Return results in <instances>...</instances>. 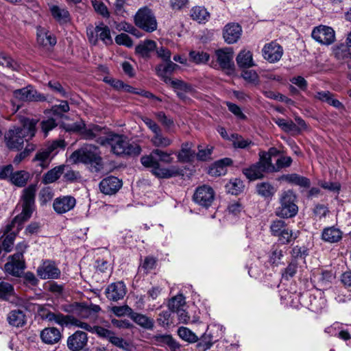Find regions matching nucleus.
Instances as JSON below:
<instances>
[{"instance_id":"3","label":"nucleus","mask_w":351,"mask_h":351,"mask_svg":"<svg viewBox=\"0 0 351 351\" xmlns=\"http://www.w3.org/2000/svg\"><path fill=\"white\" fill-rule=\"evenodd\" d=\"M36 123L37 121L25 118L22 121V126L10 128L4 136L6 146L10 149H22L24 141L35 135Z\"/></svg>"},{"instance_id":"8","label":"nucleus","mask_w":351,"mask_h":351,"mask_svg":"<svg viewBox=\"0 0 351 351\" xmlns=\"http://www.w3.org/2000/svg\"><path fill=\"white\" fill-rule=\"evenodd\" d=\"M217 62L220 69L228 75H232L235 73L234 62V51L232 47H225L215 50Z\"/></svg>"},{"instance_id":"44","label":"nucleus","mask_w":351,"mask_h":351,"mask_svg":"<svg viewBox=\"0 0 351 351\" xmlns=\"http://www.w3.org/2000/svg\"><path fill=\"white\" fill-rule=\"evenodd\" d=\"M104 23H99L95 27V31L97 32L98 38L102 40L106 45L112 43V39L110 35V30Z\"/></svg>"},{"instance_id":"28","label":"nucleus","mask_w":351,"mask_h":351,"mask_svg":"<svg viewBox=\"0 0 351 351\" xmlns=\"http://www.w3.org/2000/svg\"><path fill=\"white\" fill-rule=\"evenodd\" d=\"M324 331L330 336H337L344 341L351 339V330L345 329L343 324L339 322H335L326 328Z\"/></svg>"},{"instance_id":"33","label":"nucleus","mask_w":351,"mask_h":351,"mask_svg":"<svg viewBox=\"0 0 351 351\" xmlns=\"http://www.w3.org/2000/svg\"><path fill=\"white\" fill-rule=\"evenodd\" d=\"M66 324L64 326H68L69 324L74 325L75 326L80 327L82 329H84L86 331L90 332L92 333H95L98 335L99 328H104L102 326H91L89 324L84 322H81L80 320L77 319L73 315H66Z\"/></svg>"},{"instance_id":"16","label":"nucleus","mask_w":351,"mask_h":351,"mask_svg":"<svg viewBox=\"0 0 351 351\" xmlns=\"http://www.w3.org/2000/svg\"><path fill=\"white\" fill-rule=\"evenodd\" d=\"M98 337L107 339L114 346L125 351H130V344L122 337L106 328H99Z\"/></svg>"},{"instance_id":"38","label":"nucleus","mask_w":351,"mask_h":351,"mask_svg":"<svg viewBox=\"0 0 351 351\" xmlns=\"http://www.w3.org/2000/svg\"><path fill=\"white\" fill-rule=\"evenodd\" d=\"M169 83L176 93L178 90L182 93H189L192 95L196 93V90L191 84L186 83L183 80L175 79L169 82Z\"/></svg>"},{"instance_id":"20","label":"nucleus","mask_w":351,"mask_h":351,"mask_svg":"<svg viewBox=\"0 0 351 351\" xmlns=\"http://www.w3.org/2000/svg\"><path fill=\"white\" fill-rule=\"evenodd\" d=\"M37 312L38 316L43 320L54 322L61 326H64L66 324V315L60 313H54L51 312L49 309V305H38Z\"/></svg>"},{"instance_id":"13","label":"nucleus","mask_w":351,"mask_h":351,"mask_svg":"<svg viewBox=\"0 0 351 351\" xmlns=\"http://www.w3.org/2000/svg\"><path fill=\"white\" fill-rule=\"evenodd\" d=\"M14 97L22 101H45L47 97L38 92L32 86L16 89L13 91Z\"/></svg>"},{"instance_id":"37","label":"nucleus","mask_w":351,"mask_h":351,"mask_svg":"<svg viewBox=\"0 0 351 351\" xmlns=\"http://www.w3.org/2000/svg\"><path fill=\"white\" fill-rule=\"evenodd\" d=\"M65 165L55 167L45 173L42 178V182L45 184H51L58 180L63 174Z\"/></svg>"},{"instance_id":"30","label":"nucleus","mask_w":351,"mask_h":351,"mask_svg":"<svg viewBox=\"0 0 351 351\" xmlns=\"http://www.w3.org/2000/svg\"><path fill=\"white\" fill-rule=\"evenodd\" d=\"M7 321L12 326L16 328L23 327L27 322L26 315L23 311L14 309L8 314Z\"/></svg>"},{"instance_id":"41","label":"nucleus","mask_w":351,"mask_h":351,"mask_svg":"<svg viewBox=\"0 0 351 351\" xmlns=\"http://www.w3.org/2000/svg\"><path fill=\"white\" fill-rule=\"evenodd\" d=\"M135 22H156L154 13L149 8L143 7L136 14Z\"/></svg>"},{"instance_id":"49","label":"nucleus","mask_w":351,"mask_h":351,"mask_svg":"<svg viewBox=\"0 0 351 351\" xmlns=\"http://www.w3.org/2000/svg\"><path fill=\"white\" fill-rule=\"evenodd\" d=\"M243 80L251 86H257L260 83L259 76L254 70L243 69Z\"/></svg>"},{"instance_id":"50","label":"nucleus","mask_w":351,"mask_h":351,"mask_svg":"<svg viewBox=\"0 0 351 351\" xmlns=\"http://www.w3.org/2000/svg\"><path fill=\"white\" fill-rule=\"evenodd\" d=\"M185 298L182 294H178L173 297L168 302L169 310L171 312H177L180 307L185 304Z\"/></svg>"},{"instance_id":"45","label":"nucleus","mask_w":351,"mask_h":351,"mask_svg":"<svg viewBox=\"0 0 351 351\" xmlns=\"http://www.w3.org/2000/svg\"><path fill=\"white\" fill-rule=\"evenodd\" d=\"M198 340L199 342L196 345L198 351H206L214 343L213 335L210 333H208L207 331Z\"/></svg>"},{"instance_id":"39","label":"nucleus","mask_w":351,"mask_h":351,"mask_svg":"<svg viewBox=\"0 0 351 351\" xmlns=\"http://www.w3.org/2000/svg\"><path fill=\"white\" fill-rule=\"evenodd\" d=\"M130 317L134 322L146 329L152 330L154 328L153 320L143 314L132 311Z\"/></svg>"},{"instance_id":"40","label":"nucleus","mask_w":351,"mask_h":351,"mask_svg":"<svg viewBox=\"0 0 351 351\" xmlns=\"http://www.w3.org/2000/svg\"><path fill=\"white\" fill-rule=\"evenodd\" d=\"M30 178V174L26 171H16L10 177L11 182L16 186H25Z\"/></svg>"},{"instance_id":"10","label":"nucleus","mask_w":351,"mask_h":351,"mask_svg":"<svg viewBox=\"0 0 351 351\" xmlns=\"http://www.w3.org/2000/svg\"><path fill=\"white\" fill-rule=\"evenodd\" d=\"M26 268L24 256L14 254L8 257V262L4 265V271L6 274L14 277H22Z\"/></svg>"},{"instance_id":"9","label":"nucleus","mask_w":351,"mask_h":351,"mask_svg":"<svg viewBox=\"0 0 351 351\" xmlns=\"http://www.w3.org/2000/svg\"><path fill=\"white\" fill-rule=\"evenodd\" d=\"M64 311L74 314L80 318L86 319L95 316L101 311V307L93 304L74 302L64 308Z\"/></svg>"},{"instance_id":"14","label":"nucleus","mask_w":351,"mask_h":351,"mask_svg":"<svg viewBox=\"0 0 351 351\" xmlns=\"http://www.w3.org/2000/svg\"><path fill=\"white\" fill-rule=\"evenodd\" d=\"M312 37L321 44L330 45L335 41V34L332 27L320 25L314 28Z\"/></svg>"},{"instance_id":"47","label":"nucleus","mask_w":351,"mask_h":351,"mask_svg":"<svg viewBox=\"0 0 351 351\" xmlns=\"http://www.w3.org/2000/svg\"><path fill=\"white\" fill-rule=\"evenodd\" d=\"M179 337L189 343H195L198 341L199 338L188 328L181 326L178 329Z\"/></svg>"},{"instance_id":"17","label":"nucleus","mask_w":351,"mask_h":351,"mask_svg":"<svg viewBox=\"0 0 351 351\" xmlns=\"http://www.w3.org/2000/svg\"><path fill=\"white\" fill-rule=\"evenodd\" d=\"M136 27L131 23H119L117 27L135 36L136 38L143 36L141 31L152 32L157 29V23H135Z\"/></svg>"},{"instance_id":"46","label":"nucleus","mask_w":351,"mask_h":351,"mask_svg":"<svg viewBox=\"0 0 351 351\" xmlns=\"http://www.w3.org/2000/svg\"><path fill=\"white\" fill-rule=\"evenodd\" d=\"M282 179L289 183L294 184L302 187H308L310 185V181L308 178L300 176L295 173L286 175L283 176Z\"/></svg>"},{"instance_id":"1","label":"nucleus","mask_w":351,"mask_h":351,"mask_svg":"<svg viewBox=\"0 0 351 351\" xmlns=\"http://www.w3.org/2000/svg\"><path fill=\"white\" fill-rule=\"evenodd\" d=\"M173 152L169 153L160 149H154L149 155L143 156L141 158L142 165L147 168H152V173L158 178L168 179L183 176V170L178 166L169 168L161 167L160 162L171 164L173 162L171 157Z\"/></svg>"},{"instance_id":"11","label":"nucleus","mask_w":351,"mask_h":351,"mask_svg":"<svg viewBox=\"0 0 351 351\" xmlns=\"http://www.w3.org/2000/svg\"><path fill=\"white\" fill-rule=\"evenodd\" d=\"M263 58L269 63L274 64L282 58L284 50L276 41L273 40L264 45L261 49Z\"/></svg>"},{"instance_id":"63","label":"nucleus","mask_w":351,"mask_h":351,"mask_svg":"<svg viewBox=\"0 0 351 351\" xmlns=\"http://www.w3.org/2000/svg\"><path fill=\"white\" fill-rule=\"evenodd\" d=\"M256 64L253 58V53L250 50H243V69L256 66Z\"/></svg>"},{"instance_id":"18","label":"nucleus","mask_w":351,"mask_h":351,"mask_svg":"<svg viewBox=\"0 0 351 351\" xmlns=\"http://www.w3.org/2000/svg\"><path fill=\"white\" fill-rule=\"evenodd\" d=\"M123 182L115 176H108L101 180L99 184L100 191L108 195L116 194L122 187Z\"/></svg>"},{"instance_id":"53","label":"nucleus","mask_w":351,"mask_h":351,"mask_svg":"<svg viewBox=\"0 0 351 351\" xmlns=\"http://www.w3.org/2000/svg\"><path fill=\"white\" fill-rule=\"evenodd\" d=\"M258 193L265 197H271L275 193L274 188L268 182H262L256 186Z\"/></svg>"},{"instance_id":"60","label":"nucleus","mask_w":351,"mask_h":351,"mask_svg":"<svg viewBox=\"0 0 351 351\" xmlns=\"http://www.w3.org/2000/svg\"><path fill=\"white\" fill-rule=\"evenodd\" d=\"M69 106L66 101H61L59 105H55L51 108L52 114L54 116L62 118L64 112L69 111Z\"/></svg>"},{"instance_id":"5","label":"nucleus","mask_w":351,"mask_h":351,"mask_svg":"<svg viewBox=\"0 0 351 351\" xmlns=\"http://www.w3.org/2000/svg\"><path fill=\"white\" fill-rule=\"evenodd\" d=\"M36 192V184H30L23 191L21 199L23 200L22 211L16 215L12 221L6 225V232L12 230L15 223H18V230L22 229L23 224L32 216L35 208V196Z\"/></svg>"},{"instance_id":"22","label":"nucleus","mask_w":351,"mask_h":351,"mask_svg":"<svg viewBox=\"0 0 351 351\" xmlns=\"http://www.w3.org/2000/svg\"><path fill=\"white\" fill-rule=\"evenodd\" d=\"M40 337L44 343L53 345L61 340L62 335L58 328L47 327L40 331Z\"/></svg>"},{"instance_id":"4","label":"nucleus","mask_w":351,"mask_h":351,"mask_svg":"<svg viewBox=\"0 0 351 351\" xmlns=\"http://www.w3.org/2000/svg\"><path fill=\"white\" fill-rule=\"evenodd\" d=\"M70 159L74 163H83L89 167L91 172L98 173L104 169V163L99 147L86 144L73 152Z\"/></svg>"},{"instance_id":"64","label":"nucleus","mask_w":351,"mask_h":351,"mask_svg":"<svg viewBox=\"0 0 351 351\" xmlns=\"http://www.w3.org/2000/svg\"><path fill=\"white\" fill-rule=\"evenodd\" d=\"M15 237V232H10L4 238L1 245L5 252L8 253L12 251Z\"/></svg>"},{"instance_id":"62","label":"nucleus","mask_w":351,"mask_h":351,"mask_svg":"<svg viewBox=\"0 0 351 351\" xmlns=\"http://www.w3.org/2000/svg\"><path fill=\"white\" fill-rule=\"evenodd\" d=\"M156 117L160 121L162 125L166 128L167 130H169L171 127L174 125V121L173 119L170 117H168L165 114V113L162 111L158 112L155 114Z\"/></svg>"},{"instance_id":"35","label":"nucleus","mask_w":351,"mask_h":351,"mask_svg":"<svg viewBox=\"0 0 351 351\" xmlns=\"http://www.w3.org/2000/svg\"><path fill=\"white\" fill-rule=\"evenodd\" d=\"M314 97L321 101L326 102L329 105L337 108H343V105L338 99L334 97V95L329 91H318Z\"/></svg>"},{"instance_id":"7","label":"nucleus","mask_w":351,"mask_h":351,"mask_svg":"<svg viewBox=\"0 0 351 351\" xmlns=\"http://www.w3.org/2000/svg\"><path fill=\"white\" fill-rule=\"evenodd\" d=\"M295 195L291 191L282 193L280 199V206L276 210V215L283 218H291L294 217L298 211L295 204Z\"/></svg>"},{"instance_id":"36","label":"nucleus","mask_w":351,"mask_h":351,"mask_svg":"<svg viewBox=\"0 0 351 351\" xmlns=\"http://www.w3.org/2000/svg\"><path fill=\"white\" fill-rule=\"evenodd\" d=\"M156 49V43L152 40H146L139 43L135 48V52L142 58H148L150 57L151 52Z\"/></svg>"},{"instance_id":"59","label":"nucleus","mask_w":351,"mask_h":351,"mask_svg":"<svg viewBox=\"0 0 351 351\" xmlns=\"http://www.w3.org/2000/svg\"><path fill=\"white\" fill-rule=\"evenodd\" d=\"M241 183L240 179L235 178L230 180L226 185V189L228 193L238 195L241 193Z\"/></svg>"},{"instance_id":"23","label":"nucleus","mask_w":351,"mask_h":351,"mask_svg":"<svg viewBox=\"0 0 351 351\" xmlns=\"http://www.w3.org/2000/svg\"><path fill=\"white\" fill-rule=\"evenodd\" d=\"M125 293V286L123 282L112 283L106 289L107 298L114 302L123 298Z\"/></svg>"},{"instance_id":"58","label":"nucleus","mask_w":351,"mask_h":351,"mask_svg":"<svg viewBox=\"0 0 351 351\" xmlns=\"http://www.w3.org/2000/svg\"><path fill=\"white\" fill-rule=\"evenodd\" d=\"M288 227L282 220H275L270 226V230L274 236L278 237Z\"/></svg>"},{"instance_id":"6","label":"nucleus","mask_w":351,"mask_h":351,"mask_svg":"<svg viewBox=\"0 0 351 351\" xmlns=\"http://www.w3.org/2000/svg\"><path fill=\"white\" fill-rule=\"evenodd\" d=\"M276 152V149L272 148L269 150V153H263L260 156L258 162L245 169L244 173L247 178L250 180H255L262 178L265 172L274 171L275 167L271 165L270 155Z\"/></svg>"},{"instance_id":"51","label":"nucleus","mask_w":351,"mask_h":351,"mask_svg":"<svg viewBox=\"0 0 351 351\" xmlns=\"http://www.w3.org/2000/svg\"><path fill=\"white\" fill-rule=\"evenodd\" d=\"M14 290L13 286L6 282H0V298L3 300H9L11 296H13Z\"/></svg>"},{"instance_id":"19","label":"nucleus","mask_w":351,"mask_h":351,"mask_svg":"<svg viewBox=\"0 0 351 351\" xmlns=\"http://www.w3.org/2000/svg\"><path fill=\"white\" fill-rule=\"evenodd\" d=\"M60 274L55 263L49 260L43 261L37 269V274L41 279H57Z\"/></svg>"},{"instance_id":"52","label":"nucleus","mask_w":351,"mask_h":351,"mask_svg":"<svg viewBox=\"0 0 351 351\" xmlns=\"http://www.w3.org/2000/svg\"><path fill=\"white\" fill-rule=\"evenodd\" d=\"M54 193L50 186L43 187L38 193V200L41 206H45L53 197Z\"/></svg>"},{"instance_id":"54","label":"nucleus","mask_w":351,"mask_h":351,"mask_svg":"<svg viewBox=\"0 0 351 351\" xmlns=\"http://www.w3.org/2000/svg\"><path fill=\"white\" fill-rule=\"evenodd\" d=\"M191 16L192 19L195 21L208 20L210 18L209 13L202 7L193 8L191 10Z\"/></svg>"},{"instance_id":"21","label":"nucleus","mask_w":351,"mask_h":351,"mask_svg":"<svg viewBox=\"0 0 351 351\" xmlns=\"http://www.w3.org/2000/svg\"><path fill=\"white\" fill-rule=\"evenodd\" d=\"M76 204V199L71 195L57 197L53 203L54 211L58 214H64L72 210Z\"/></svg>"},{"instance_id":"48","label":"nucleus","mask_w":351,"mask_h":351,"mask_svg":"<svg viewBox=\"0 0 351 351\" xmlns=\"http://www.w3.org/2000/svg\"><path fill=\"white\" fill-rule=\"evenodd\" d=\"M189 56L190 61L197 64L206 63L210 59L208 53L199 51H191Z\"/></svg>"},{"instance_id":"31","label":"nucleus","mask_w":351,"mask_h":351,"mask_svg":"<svg viewBox=\"0 0 351 351\" xmlns=\"http://www.w3.org/2000/svg\"><path fill=\"white\" fill-rule=\"evenodd\" d=\"M192 143L189 142L183 143L181 149L177 154L178 160L180 162L188 163L193 161L195 156V151L191 149Z\"/></svg>"},{"instance_id":"32","label":"nucleus","mask_w":351,"mask_h":351,"mask_svg":"<svg viewBox=\"0 0 351 351\" xmlns=\"http://www.w3.org/2000/svg\"><path fill=\"white\" fill-rule=\"evenodd\" d=\"M342 231L334 226L326 228L323 230L322 239L328 243H334L339 242L342 239Z\"/></svg>"},{"instance_id":"42","label":"nucleus","mask_w":351,"mask_h":351,"mask_svg":"<svg viewBox=\"0 0 351 351\" xmlns=\"http://www.w3.org/2000/svg\"><path fill=\"white\" fill-rule=\"evenodd\" d=\"M309 298V308L312 311L319 313L326 306V300L322 297L321 293H319L318 296L310 295Z\"/></svg>"},{"instance_id":"29","label":"nucleus","mask_w":351,"mask_h":351,"mask_svg":"<svg viewBox=\"0 0 351 351\" xmlns=\"http://www.w3.org/2000/svg\"><path fill=\"white\" fill-rule=\"evenodd\" d=\"M53 147H48L44 149L38 151L35 155L33 161L38 162L37 165L40 167V170L38 171V173H40L43 169H47L49 167L51 162L49 157L51 154L53 152Z\"/></svg>"},{"instance_id":"24","label":"nucleus","mask_w":351,"mask_h":351,"mask_svg":"<svg viewBox=\"0 0 351 351\" xmlns=\"http://www.w3.org/2000/svg\"><path fill=\"white\" fill-rule=\"evenodd\" d=\"M37 29V43L43 47H53L56 44V38L45 27L38 25Z\"/></svg>"},{"instance_id":"27","label":"nucleus","mask_w":351,"mask_h":351,"mask_svg":"<svg viewBox=\"0 0 351 351\" xmlns=\"http://www.w3.org/2000/svg\"><path fill=\"white\" fill-rule=\"evenodd\" d=\"M241 27L239 23H227L223 30V38L228 44L237 41L240 38Z\"/></svg>"},{"instance_id":"55","label":"nucleus","mask_w":351,"mask_h":351,"mask_svg":"<svg viewBox=\"0 0 351 351\" xmlns=\"http://www.w3.org/2000/svg\"><path fill=\"white\" fill-rule=\"evenodd\" d=\"M0 65L5 66L12 71H19L20 66L11 57L3 53L0 54Z\"/></svg>"},{"instance_id":"25","label":"nucleus","mask_w":351,"mask_h":351,"mask_svg":"<svg viewBox=\"0 0 351 351\" xmlns=\"http://www.w3.org/2000/svg\"><path fill=\"white\" fill-rule=\"evenodd\" d=\"M232 160L229 158H224L215 161L210 167L208 173L211 176L218 177L225 175L227 167L230 166Z\"/></svg>"},{"instance_id":"43","label":"nucleus","mask_w":351,"mask_h":351,"mask_svg":"<svg viewBox=\"0 0 351 351\" xmlns=\"http://www.w3.org/2000/svg\"><path fill=\"white\" fill-rule=\"evenodd\" d=\"M154 146L160 148H166L172 144V140L167 136H165L162 133V130L154 134L151 140Z\"/></svg>"},{"instance_id":"57","label":"nucleus","mask_w":351,"mask_h":351,"mask_svg":"<svg viewBox=\"0 0 351 351\" xmlns=\"http://www.w3.org/2000/svg\"><path fill=\"white\" fill-rule=\"evenodd\" d=\"M299 232H293L292 230L289 228L285 230L281 234H280L278 237V241L282 244H287L294 241L298 237Z\"/></svg>"},{"instance_id":"56","label":"nucleus","mask_w":351,"mask_h":351,"mask_svg":"<svg viewBox=\"0 0 351 351\" xmlns=\"http://www.w3.org/2000/svg\"><path fill=\"white\" fill-rule=\"evenodd\" d=\"M274 121L276 124H277L282 130L285 132H293L297 130L298 128L296 126V124L293 123L292 121L286 120L284 119H274Z\"/></svg>"},{"instance_id":"34","label":"nucleus","mask_w":351,"mask_h":351,"mask_svg":"<svg viewBox=\"0 0 351 351\" xmlns=\"http://www.w3.org/2000/svg\"><path fill=\"white\" fill-rule=\"evenodd\" d=\"M154 344L159 346H168L170 348H179L180 345L177 343L171 335H156L152 337Z\"/></svg>"},{"instance_id":"26","label":"nucleus","mask_w":351,"mask_h":351,"mask_svg":"<svg viewBox=\"0 0 351 351\" xmlns=\"http://www.w3.org/2000/svg\"><path fill=\"white\" fill-rule=\"evenodd\" d=\"M166 64H158L156 67V73L158 76L161 77L164 82L168 84L169 82L172 80L168 76V75H171L174 71L177 70L180 68V66L171 61H166Z\"/></svg>"},{"instance_id":"2","label":"nucleus","mask_w":351,"mask_h":351,"mask_svg":"<svg viewBox=\"0 0 351 351\" xmlns=\"http://www.w3.org/2000/svg\"><path fill=\"white\" fill-rule=\"evenodd\" d=\"M97 142L103 146H110L111 152L120 157L138 156L142 151L141 146L135 142H130L127 136L114 132L99 137Z\"/></svg>"},{"instance_id":"15","label":"nucleus","mask_w":351,"mask_h":351,"mask_svg":"<svg viewBox=\"0 0 351 351\" xmlns=\"http://www.w3.org/2000/svg\"><path fill=\"white\" fill-rule=\"evenodd\" d=\"M88 344V335L86 332L76 330L67 338L66 346L71 351H81Z\"/></svg>"},{"instance_id":"61","label":"nucleus","mask_w":351,"mask_h":351,"mask_svg":"<svg viewBox=\"0 0 351 351\" xmlns=\"http://www.w3.org/2000/svg\"><path fill=\"white\" fill-rule=\"evenodd\" d=\"M51 11L56 20L67 21L70 19L69 12L64 9H61L58 6H53Z\"/></svg>"},{"instance_id":"12","label":"nucleus","mask_w":351,"mask_h":351,"mask_svg":"<svg viewBox=\"0 0 351 351\" xmlns=\"http://www.w3.org/2000/svg\"><path fill=\"white\" fill-rule=\"evenodd\" d=\"M214 199V190L207 185L197 187L193 196V199L196 204L206 208L211 206Z\"/></svg>"}]
</instances>
